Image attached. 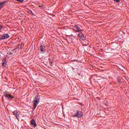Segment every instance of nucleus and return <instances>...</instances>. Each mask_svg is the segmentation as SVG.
Wrapping results in <instances>:
<instances>
[{
    "mask_svg": "<svg viewBox=\"0 0 129 129\" xmlns=\"http://www.w3.org/2000/svg\"><path fill=\"white\" fill-rule=\"evenodd\" d=\"M72 116L73 117H76L79 118H81L83 116V112L82 111L76 110L74 112V113H72Z\"/></svg>",
    "mask_w": 129,
    "mask_h": 129,
    "instance_id": "1",
    "label": "nucleus"
},
{
    "mask_svg": "<svg viewBox=\"0 0 129 129\" xmlns=\"http://www.w3.org/2000/svg\"><path fill=\"white\" fill-rule=\"evenodd\" d=\"M33 110H35V109H36V107H37L38 104H39V102H40V97H39V96H36L33 100Z\"/></svg>",
    "mask_w": 129,
    "mask_h": 129,
    "instance_id": "2",
    "label": "nucleus"
},
{
    "mask_svg": "<svg viewBox=\"0 0 129 129\" xmlns=\"http://www.w3.org/2000/svg\"><path fill=\"white\" fill-rule=\"evenodd\" d=\"M13 114L14 115H15L17 119L19 120V117L20 116V114H19V111H18V110L13 111Z\"/></svg>",
    "mask_w": 129,
    "mask_h": 129,
    "instance_id": "3",
    "label": "nucleus"
},
{
    "mask_svg": "<svg viewBox=\"0 0 129 129\" xmlns=\"http://www.w3.org/2000/svg\"><path fill=\"white\" fill-rule=\"evenodd\" d=\"M9 38H10V35L8 34H5L0 38V41L1 40H5V39H9Z\"/></svg>",
    "mask_w": 129,
    "mask_h": 129,
    "instance_id": "4",
    "label": "nucleus"
},
{
    "mask_svg": "<svg viewBox=\"0 0 129 129\" xmlns=\"http://www.w3.org/2000/svg\"><path fill=\"white\" fill-rule=\"evenodd\" d=\"M7 3H8V1H7L0 3V10H2V9H3L4 7H5V6H6V4H7Z\"/></svg>",
    "mask_w": 129,
    "mask_h": 129,
    "instance_id": "5",
    "label": "nucleus"
},
{
    "mask_svg": "<svg viewBox=\"0 0 129 129\" xmlns=\"http://www.w3.org/2000/svg\"><path fill=\"white\" fill-rule=\"evenodd\" d=\"M31 124L33 126V127H36V126H37V123H36V121H35V119H32L31 120Z\"/></svg>",
    "mask_w": 129,
    "mask_h": 129,
    "instance_id": "6",
    "label": "nucleus"
},
{
    "mask_svg": "<svg viewBox=\"0 0 129 129\" xmlns=\"http://www.w3.org/2000/svg\"><path fill=\"white\" fill-rule=\"evenodd\" d=\"M74 29H75L74 31H75L76 32H81V29H80V28L78 27V25L75 26Z\"/></svg>",
    "mask_w": 129,
    "mask_h": 129,
    "instance_id": "7",
    "label": "nucleus"
},
{
    "mask_svg": "<svg viewBox=\"0 0 129 129\" xmlns=\"http://www.w3.org/2000/svg\"><path fill=\"white\" fill-rule=\"evenodd\" d=\"M79 38H80L82 40H85V37H84V35L82 33H80L78 34Z\"/></svg>",
    "mask_w": 129,
    "mask_h": 129,
    "instance_id": "8",
    "label": "nucleus"
},
{
    "mask_svg": "<svg viewBox=\"0 0 129 129\" xmlns=\"http://www.w3.org/2000/svg\"><path fill=\"white\" fill-rule=\"evenodd\" d=\"M5 97H6V98H9V99H13V98H14V97L12 96L11 95L9 94H6Z\"/></svg>",
    "mask_w": 129,
    "mask_h": 129,
    "instance_id": "9",
    "label": "nucleus"
},
{
    "mask_svg": "<svg viewBox=\"0 0 129 129\" xmlns=\"http://www.w3.org/2000/svg\"><path fill=\"white\" fill-rule=\"evenodd\" d=\"M40 50L41 52H43L42 53H44V47L43 45H41L40 46Z\"/></svg>",
    "mask_w": 129,
    "mask_h": 129,
    "instance_id": "10",
    "label": "nucleus"
},
{
    "mask_svg": "<svg viewBox=\"0 0 129 129\" xmlns=\"http://www.w3.org/2000/svg\"><path fill=\"white\" fill-rule=\"evenodd\" d=\"M18 47H19V48H20V49H22L23 48V45L22 44H19Z\"/></svg>",
    "mask_w": 129,
    "mask_h": 129,
    "instance_id": "11",
    "label": "nucleus"
},
{
    "mask_svg": "<svg viewBox=\"0 0 129 129\" xmlns=\"http://www.w3.org/2000/svg\"><path fill=\"white\" fill-rule=\"evenodd\" d=\"M117 82H118V83H119V84H120V83H121V81L120 80V79L118 78V79H117Z\"/></svg>",
    "mask_w": 129,
    "mask_h": 129,
    "instance_id": "12",
    "label": "nucleus"
},
{
    "mask_svg": "<svg viewBox=\"0 0 129 129\" xmlns=\"http://www.w3.org/2000/svg\"><path fill=\"white\" fill-rule=\"evenodd\" d=\"M3 67H6V66H7V63L4 62L3 63Z\"/></svg>",
    "mask_w": 129,
    "mask_h": 129,
    "instance_id": "13",
    "label": "nucleus"
},
{
    "mask_svg": "<svg viewBox=\"0 0 129 129\" xmlns=\"http://www.w3.org/2000/svg\"><path fill=\"white\" fill-rule=\"evenodd\" d=\"M49 65H50V66H53V62L52 61H49Z\"/></svg>",
    "mask_w": 129,
    "mask_h": 129,
    "instance_id": "14",
    "label": "nucleus"
},
{
    "mask_svg": "<svg viewBox=\"0 0 129 129\" xmlns=\"http://www.w3.org/2000/svg\"><path fill=\"white\" fill-rule=\"evenodd\" d=\"M38 7L39 8H41V9H44V6H43V5H40Z\"/></svg>",
    "mask_w": 129,
    "mask_h": 129,
    "instance_id": "15",
    "label": "nucleus"
},
{
    "mask_svg": "<svg viewBox=\"0 0 129 129\" xmlns=\"http://www.w3.org/2000/svg\"><path fill=\"white\" fill-rule=\"evenodd\" d=\"M114 2H116V3H119V2H120V0H114Z\"/></svg>",
    "mask_w": 129,
    "mask_h": 129,
    "instance_id": "16",
    "label": "nucleus"
},
{
    "mask_svg": "<svg viewBox=\"0 0 129 129\" xmlns=\"http://www.w3.org/2000/svg\"><path fill=\"white\" fill-rule=\"evenodd\" d=\"M16 1H17V2H19L20 3H22L24 2V0H16Z\"/></svg>",
    "mask_w": 129,
    "mask_h": 129,
    "instance_id": "17",
    "label": "nucleus"
},
{
    "mask_svg": "<svg viewBox=\"0 0 129 129\" xmlns=\"http://www.w3.org/2000/svg\"><path fill=\"white\" fill-rule=\"evenodd\" d=\"M2 29H3V26L2 25H0V30H2Z\"/></svg>",
    "mask_w": 129,
    "mask_h": 129,
    "instance_id": "18",
    "label": "nucleus"
}]
</instances>
